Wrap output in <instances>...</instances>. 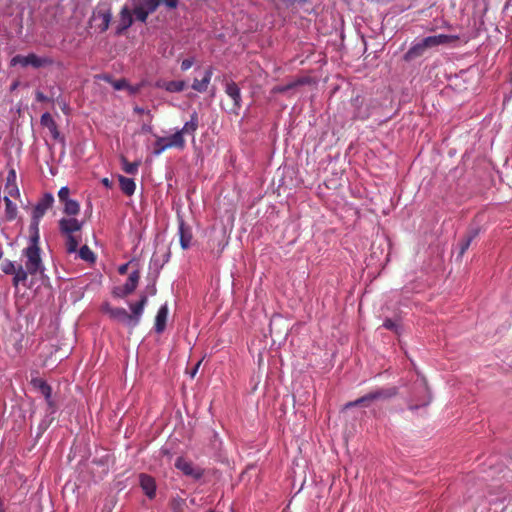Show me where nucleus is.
Segmentation results:
<instances>
[{
	"label": "nucleus",
	"mask_w": 512,
	"mask_h": 512,
	"mask_svg": "<svg viewBox=\"0 0 512 512\" xmlns=\"http://www.w3.org/2000/svg\"><path fill=\"white\" fill-rule=\"evenodd\" d=\"M79 257L89 263H94L96 260L94 252L87 245H83L79 249Z\"/></svg>",
	"instance_id": "c756f323"
},
{
	"label": "nucleus",
	"mask_w": 512,
	"mask_h": 512,
	"mask_svg": "<svg viewBox=\"0 0 512 512\" xmlns=\"http://www.w3.org/2000/svg\"><path fill=\"white\" fill-rule=\"evenodd\" d=\"M198 127H199V116H198L197 112H193L190 115V120L184 124L183 128L180 131L182 132L183 135L184 134L194 135V133L196 132Z\"/></svg>",
	"instance_id": "412c9836"
},
{
	"label": "nucleus",
	"mask_w": 512,
	"mask_h": 512,
	"mask_svg": "<svg viewBox=\"0 0 512 512\" xmlns=\"http://www.w3.org/2000/svg\"><path fill=\"white\" fill-rule=\"evenodd\" d=\"M459 39L456 35H433L422 39L420 42L413 44L404 54L403 58L406 62H410L421 57L428 49L455 42Z\"/></svg>",
	"instance_id": "f257e3e1"
},
{
	"label": "nucleus",
	"mask_w": 512,
	"mask_h": 512,
	"mask_svg": "<svg viewBox=\"0 0 512 512\" xmlns=\"http://www.w3.org/2000/svg\"><path fill=\"white\" fill-rule=\"evenodd\" d=\"M167 322H155L154 329L155 332L160 334L166 329Z\"/></svg>",
	"instance_id": "49530a36"
},
{
	"label": "nucleus",
	"mask_w": 512,
	"mask_h": 512,
	"mask_svg": "<svg viewBox=\"0 0 512 512\" xmlns=\"http://www.w3.org/2000/svg\"><path fill=\"white\" fill-rule=\"evenodd\" d=\"M11 196H4L3 200L5 203V219L7 221H13L17 217V206L10 199Z\"/></svg>",
	"instance_id": "b1692460"
},
{
	"label": "nucleus",
	"mask_w": 512,
	"mask_h": 512,
	"mask_svg": "<svg viewBox=\"0 0 512 512\" xmlns=\"http://www.w3.org/2000/svg\"><path fill=\"white\" fill-rule=\"evenodd\" d=\"M112 19V11L107 3H100L94 9L90 18V25L99 32H105L110 25Z\"/></svg>",
	"instance_id": "39448f33"
},
{
	"label": "nucleus",
	"mask_w": 512,
	"mask_h": 512,
	"mask_svg": "<svg viewBox=\"0 0 512 512\" xmlns=\"http://www.w3.org/2000/svg\"><path fill=\"white\" fill-rule=\"evenodd\" d=\"M139 485L148 499L153 500L156 497L157 484L151 475L141 473L139 475Z\"/></svg>",
	"instance_id": "1a4fd4ad"
},
{
	"label": "nucleus",
	"mask_w": 512,
	"mask_h": 512,
	"mask_svg": "<svg viewBox=\"0 0 512 512\" xmlns=\"http://www.w3.org/2000/svg\"><path fill=\"white\" fill-rule=\"evenodd\" d=\"M304 83H305V81L303 79H298L297 81L288 83L286 85L274 87L273 92H275V93H285L288 90H291V89L295 88L296 86L302 85Z\"/></svg>",
	"instance_id": "2f4dec72"
},
{
	"label": "nucleus",
	"mask_w": 512,
	"mask_h": 512,
	"mask_svg": "<svg viewBox=\"0 0 512 512\" xmlns=\"http://www.w3.org/2000/svg\"><path fill=\"white\" fill-rule=\"evenodd\" d=\"M138 162H129L126 158H122V169L127 174H136L138 171Z\"/></svg>",
	"instance_id": "7c9ffc66"
},
{
	"label": "nucleus",
	"mask_w": 512,
	"mask_h": 512,
	"mask_svg": "<svg viewBox=\"0 0 512 512\" xmlns=\"http://www.w3.org/2000/svg\"><path fill=\"white\" fill-rule=\"evenodd\" d=\"M167 317H168V307L166 304H164L159 308L154 320H167Z\"/></svg>",
	"instance_id": "ea45409f"
},
{
	"label": "nucleus",
	"mask_w": 512,
	"mask_h": 512,
	"mask_svg": "<svg viewBox=\"0 0 512 512\" xmlns=\"http://www.w3.org/2000/svg\"><path fill=\"white\" fill-rule=\"evenodd\" d=\"M193 63H194V61L192 58L184 59L181 63V70L186 71V70L190 69L192 67Z\"/></svg>",
	"instance_id": "c03bdc74"
},
{
	"label": "nucleus",
	"mask_w": 512,
	"mask_h": 512,
	"mask_svg": "<svg viewBox=\"0 0 512 512\" xmlns=\"http://www.w3.org/2000/svg\"><path fill=\"white\" fill-rule=\"evenodd\" d=\"M185 500L182 498H174L171 502L173 512H185Z\"/></svg>",
	"instance_id": "e433bc0d"
},
{
	"label": "nucleus",
	"mask_w": 512,
	"mask_h": 512,
	"mask_svg": "<svg viewBox=\"0 0 512 512\" xmlns=\"http://www.w3.org/2000/svg\"><path fill=\"white\" fill-rule=\"evenodd\" d=\"M16 266L14 262L10 260H5L1 264L2 271L7 275H12L14 272H16Z\"/></svg>",
	"instance_id": "4c0bfd02"
},
{
	"label": "nucleus",
	"mask_w": 512,
	"mask_h": 512,
	"mask_svg": "<svg viewBox=\"0 0 512 512\" xmlns=\"http://www.w3.org/2000/svg\"><path fill=\"white\" fill-rule=\"evenodd\" d=\"M146 302H147V297L146 296H141L140 300L138 302H136L134 305L131 306L133 315L135 317H138V316L141 315Z\"/></svg>",
	"instance_id": "f704fd0d"
},
{
	"label": "nucleus",
	"mask_w": 512,
	"mask_h": 512,
	"mask_svg": "<svg viewBox=\"0 0 512 512\" xmlns=\"http://www.w3.org/2000/svg\"><path fill=\"white\" fill-rule=\"evenodd\" d=\"M41 219L34 218V215H32V222L30 224V231H31V237H30V243L39 244V223Z\"/></svg>",
	"instance_id": "c85d7f7f"
},
{
	"label": "nucleus",
	"mask_w": 512,
	"mask_h": 512,
	"mask_svg": "<svg viewBox=\"0 0 512 512\" xmlns=\"http://www.w3.org/2000/svg\"><path fill=\"white\" fill-rule=\"evenodd\" d=\"M40 123L42 126L48 128L54 139H58L60 137V132L58 130L57 124L50 113L46 112L42 114Z\"/></svg>",
	"instance_id": "f3484780"
},
{
	"label": "nucleus",
	"mask_w": 512,
	"mask_h": 512,
	"mask_svg": "<svg viewBox=\"0 0 512 512\" xmlns=\"http://www.w3.org/2000/svg\"><path fill=\"white\" fill-rule=\"evenodd\" d=\"M101 182L107 188H110L112 186V182L108 178H103Z\"/></svg>",
	"instance_id": "864d4df0"
},
{
	"label": "nucleus",
	"mask_w": 512,
	"mask_h": 512,
	"mask_svg": "<svg viewBox=\"0 0 512 512\" xmlns=\"http://www.w3.org/2000/svg\"><path fill=\"white\" fill-rule=\"evenodd\" d=\"M46 400V403L49 407V411L50 413H54L57 409V406H56V403L55 401L52 399V395H50V399L49 398H45Z\"/></svg>",
	"instance_id": "a18cd8bd"
},
{
	"label": "nucleus",
	"mask_w": 512,
	"mask_h": 512,
	"mask_svg": "<svg viewBox=\"0 0 512 512\" xmlns=\"http://www.w3.org/2000/svg\"><path fill=\"white\" fill-rule=\"evenodd\" d=\"M155 86L157 88L165 89L168 92L175 93V92H181L186 87V82L179 80V81H163L159 80L156 82Z\"/></svg>",
	"instance_id": "dca6fc26"
},
{
	"label": "nucleus",
	"mask_w": 512,
	"mask_h": 512,
	"mask_svg": "<svg viewBox=\"0 0 512 512\" xmlns=\"http://www.w3.org/2000/svg\"><path fill=\"white\" fill-rule=\"evenodd\" d=\"M226 94L232 99L233 104L230 108V111L234 113H238V110L241 108V91L238 85L235 82H228L225 87Z\"/></svg>",
	"instance_id": "9b49d317"
},
{
	"label": "nucleus",
	"mask_w": 512,
	"mask_h": 512,
	"mask_svg": "<svg viewBox=\"0 0 512 512\" xmlns=\"http://www.w3.org/2000/svg\"><path fill=\"white\" fill-rule=\"evenodd\" d=\"M168 148H169V146L167 144V139H165V137H158L154 144L153 153L155 155H160L162 152H164Z\"/></svg>",
	"instance_id": "473e14b6"
},
{
	"label": "nucleus",
	"mask_w": 512,
	"mask_h": 512,
	"mask_svg": "<svg viewBox=\"0 0 512 512\" xmlns=\"http://www.w3.org/2000/svg\"><path fill=\"white\" fill-rule=\"evenodd\" d=\"M23 335L21 333H19V336H14V340L15 341H21Z\"/></svg>",
	"instance_id": "6e6d98bb"
},
{
	"label": "nucleus",
	"mask_w": 512,
	"mask_h": 512,
	"mask_svg": "<svg viewBox=\"0 0 512 512\" xmlns=\"http://www.w3.org/2000/svg\"><path fill=\"white\" fill-rule=\"evenodd\" d=\"M383 327L387 330L398 332L399 322H384Z\"/></svg>",
	"instance_id": "79ce46f5"
},
{
	"label": "nucleus",
	"mask_w": 512,
	"mask_h": 512,
	"mask_svg": "<svg viewBox=\"0 0 512 512\" xmlns=\"http://www.w3.org/2000/svg\"><path fill=\"white\" fill-rule=\"evenodd\" d=\"M40 253L39 244L35 243H30L29 246L23 250V255L26 257L25 268L28 269L31 276L38 273L42 274L44 271Z\"/></svg>",
	"instance_id": "20e7f679"
},
{
	"label": "nucleus",
	"mask_w": 512,
	"mask_h": 512,
	"mask_svg": "<svg viewBox=\"0 0 512 512\" xmlns=\"http://www.w3.org/2000/svg\"><path fill=\"white\" fill-rule=\"evenodd\" d=\"M133 23L132 13L130 10L125 6L122 8L120 12V20L119 25L117 27V33L121 34L126 29H128Z\"/></svg>",
	"instance_id": "a211bd4d"
},
{
	"label": "nucleus",
	"mask_w": 512,
	"mask_h": 512,
	"mask_svg": "<svg viewBox=\"0 0 512 512\" xmlns=\"http://www.w3.org/2000/svg\"><path fill=\"white\" fill-rule=\"evenodd\" d=\"M118 181L121 191L127 195L132 196L136 189V184L132 178H128L122 175L118 176Z\"/></svg>",
	"instance_id": "aec40b11"
},
{
	"label": "nucleus",
	"mask_w": 512,
	"mask_h": 512,
	"mask_svg": "<svg viewBox=\"0 0 512 512\" xmlns=\"http://www.w3.org/2000/svg\"><path fill=\"white\" fill-rule=\"evenodd\" d=\"M126 89L129 91L130 95H135L140 91V86H131L128 84V87H126Z\"/></svg>",
	"instance_id": "09e8293b"
},
{
	"label": "nucleus",
	"mask_w": 512,
	"mask_h": 512,
	"mask_svg": "<svg viewBox=\"0 0 512 512\" xmlns=\"http://www.w3.org/2000/svg\"><path fill=\"white\" fill-rule=\"evenodd\" d=\"M134 112L137 114H143L145 112V110H144V108L136 106V107H134Z\"/></svg>",
	"instance_id": "5fc2aeb1"
},
{
	"label": "nucleus",
	"mask_w": 512,
	"mask_h": 512,
	"mask_svg": "<svg viewBox=\"0 0 512 512\" xmlns=\"http://www.w3.org/2000/svg\"><path fill=\"white\" fill-rule=\"evenodd\" d=\"M62 204H63V212L67 216H76L79 214L80 204L78 203V201L69 199V200L63 202Z\"/></svg>",
	"instance_id": "393cba45"
},
{
	"label": "nucleus",
	"mask_w": 512,
	"mask_h": 512,
	"mask_svg": "<svg viewBox=\"0 0 512 512\" xmlns=\"http://www.w3.org/2000/svg\"><path fill=\"white\" fill-rule=\"evenodd\" d=\"M31 384L44 396V398L50 399V395H52V388L45 380L41 378H34L31 380Z\"/></svg>",
	"instance_id": "4be33fe9"
},
{
	"label": "nucleus",
	"mask_w": 512,
	"mask_h": 512,
	"mask_svg": "<svg viewBox=\"0 0 512 512\" xmlns=\"http://www.w3.org/2000/svg\"><path fill=\"white\" fill-rule=\"evenodd\" d=\"M36 100L38 102H49L50 98H48L46 95H44L41 91H37L36 94Z\"/></svg>",
	"instance_id": "de8ad7c7"
},
{
	"label": "nucleus",
	"mask_w": 512,
	"mask_h": 512,
	"mask_svg": "<svg viewBox=\"0 0 512 512\" xmlns=\"http://www.w3.org/2000/svg\"><path fill=\"white\" fill-rule=\"evenodd\" d=\"M53 203V195L51 193H45L33 208L32 215H34V218L41 219L47 210L52 207Z\"/></svg>",
	"instance_id": "9d476101"
},
{
	"label": "nucleus",
	"mask_w": 512,
	"mask_h": 512,
	"mask_svg": "<svg viewBox=\"0 0 512 512\" xmlns=\"http://www.w3.org/2000/svg\"><path fill=\"white\" fill-rule=\"evenodd\" d=\"M133 14L135 15L136 19L140 22H146L150 12H148L147 9H145L142 5L137 6L133 10Z\"/></svg>",
	"instance_id": "72a5a7b5"
},
{
	"label": "nucleus",
	"mask_w": 512,
	"mask_h": 512,
	"mask_svg": "<svg viewBox=\"0 0 512 512\" xmlns=\"http://www.w3.org/2000/svg\"><path fill=\"white\" fill-rule=\"evenodd\" d=\"M396 394V387L379 388L365 394L364 396L356 399L355 401L348 402L345 405V408H352L355 406L369 407L373 402L388 400L395 396Z\"/></svg>",
	"instance_id": "f03ea898"
},
{
	"label": "nucleus",
	"mask_w": 512,
	"mask_h": 512,
	"mask_svg": "<svg viewBox=\"0 0 512 512\" xmlns=\"http://www.w3.org/2000/svg\"><path fill=\"white\" fill-rule=\"evenodd\" d=\"M83 222L76 219L74 216L68 218H61L59 220V230L62 235H71L82 229Z\"/></svg>",
	"instance_id": "6e6552de"
},
{
	"label": "nucleus",
	"mask_w": 512,
	"mask_h": 512,
	"mask_svg": "<svg viewBox=\"0 0 512 512\" xmlns=\"http://www.w3.org/2000/svg\"><path fill=\"white\" fill-rule=\"evenodd\" d=\"M161 3L162 0H143L141 5L152 14L157 10Z\"/></svg>",
	"instance_id": "c9c22d12"
},
{
	"label": "nucleus",
	"mask_w": 512,
	"mask_h": 512,
	"mask_svg": "<svg viewBox=\"0 0 512 512\" xmlns=\"http://www.w3.org/2000/svg\"><path fill=\"white\" fill-rule=\"evenodd\" d=\"M66 236V242H65V249L68 254H72L77 252V248L80 243V239L76 237L74 234L71 235H65Z\"/></svg>",
	"instance_id": "bb28decb"
},
{
	"label": "nucleus",
	"mask_w": 512,
	"mask_h": 512,
	"mask_svg": "<svg viewBox=\"0 0 512 512\" xmlns=\"http://www.w3.org/2000/svg\"><path fill=\"white\" fill-rule=\"evenodd\" d=\"M212 75H213V68L208 67L204 71V75L201 80H199L197 78L194 79V81L192 83V88L195 91L200 92V93L206 92L208 89V85L210 84Z\"/></svg>",
	"instance_id": "2eb2a0df"
},
{
	"label": "nucleus",
	"mask_w": 512,
	"mask_h": 512,
	"mask_svg": "<svg viewBox=\"0 0 512 512\" xmlns=\"http://www.w3.org/2000/svg\"><path fill=\"white\" fill-rule=\"evenodd\" d=\"M201 362H202L201 360H200V361H198V362L196 363V365L194 366V368L191 370V372H190V376H191L192 378H194V377H195V375L197 374V371H198V369H199V367H200V365H201Z\"/></svg>",
	"instance_id": "3c124183"
},
{
	"label": "nucleus",
	"mask_w": 512,
	"mask_h": 512,
	"mask_svg": "<svg viewBox=\"0 0 512 512\" xmlns=\"http://www.w3.org/2000/svg\"><path fill=\"white\" fill-rule=\"evenodd\" d=\"M5 196L19 197L20 192L16 183V171L12 168L9 170L6 177V184L4 188Z\"/></svg>",
	"instance_id": "4468645a"
},
{
	"label": "nucleus",
	"mask_w": 512,
	"mask_h": 512,
	"mask_svg": "<svg viewBox=\"0 0 512 512\" xmlns=\"http://www.w3.org/2000/svg\"><path fill=\"white\" fill-rule=\"evenodd\" d=\"M69 194H70V190L68 187H61L60 190L58 191V198H59V201L61 203L69 200Z\"/></svg>",
	"instance_id": "58836bf2"
},
{
	"label": "nucleus",
	"mask_w": 512,
	"mask_h": 512,
	"mask_svg": "<svg viewBox=\"0 0 512 512\" xmlns=\"http://www.w3.org/2000/svg\"><path fill=\"white\" fill-rule=\"evenodd\" d=\"M12 275L13 277V285L18 286L19 284L25 285L28 275H30V272H28V269H24L21 265H19L16 268V272H14Z\"/></svg>",
	"instance_id": "a878e982"
},
{
	"label": "nucleus",
	"mask_w": 512,
	"mask_h": 512,
	"mask_svg": "<svg viewBox=\"0 0 512 512\" xmlns=\"http://www.w3.org/2000/svg\"><path fill=\"white\" fill-rule=\"evenodd\" d=\"M351 106L354 109L353 119L364 121L373 114V111L378 108L379 103L376 99H367L361 95H356L351 99Z\"/></svg>",
	"instance_id": "7ed1b4c3"
},
{
	"label": "nucleus",
	"mask_w": 512,
	"mask_h": 512,
	"mask_svg": "<svg viewBox=\"0 0 512 512\" xmlns=\"http://www.w3.org/2000/svg\"><path fill=\"white\" fill-rule=\"evenodd\" d=\"M21 65L22 67L32 66L33 68H41L51 66L54 61L50 57H40L34 53H30L26 56L16 55L11 59V65Z\"/></svg>",
	"instance_id": "423d86ee"
},
{
	"label": "nucleus",
	"mask_w": 512,
	"mask_h": 512,
	"mask_svg": "<svg viewBox=\"0 0 512 512\" xmlns=\"http://www.w3.org/2000/svg\"><path fill=\"white\" fill-rule=\"evenodd\" d=\"M108 316L116 320H132V315L128 314L125 309L121 308H110L108 310Z\"/></svg>",
	"instance_id": "cd10ccee"
},
{
	"label": "nucleus",
	"mask_w": 512,
	"mask_h": 512,
	"mask_svg": "<svg viewBox=\"0 0 512 512\" xmlns=\"http://www.w3.org/2000/svg\"><path fill=\"white\" fill-rule=\"evenodd\" d=\"M130 263H125L121 266H119L118 268V273L121 274V275H124L127 273L128 271V267H129Z\"/></svg>",
	"instance_id": "8fccbe9b"
},
{
	"label": "nucleus",
	"mask_w": 512,
	"mask_h": 512,
	"mask_svg": "<svg viewBox=\"0 0 512 512\" xmlns=\"http://www.w3.org/2000/svg\"><path fill=\"white\" fill-rule=\"evenodd\" d=\"M3 252L0 250V259L2 258Z\"/></svg>",
	"instance_id": "13d9d810"
},
{
	"label": "nucleus",
	"mask_w": 512,
	"mask_h": 512,
	"mask_svg": "<svg viewBox=\"0 0 512 512\" xmlns=\"http://www.w3.org/2000/svg\"><path fill=\"white\" fill-rule=\"evenodd\" d=\"M112 86L115 90H122L128 87V83L125 79L112 81Z\"/></svg>",
	"instance_id": "a19ab883"
},
{
	"label": "nucleus",
	"mask_w": 512,
	"mask_h": 512,
	"mask_svg": "<svg viewBox=\"0 0 512 512\" xmlns=\"http://www.w3.org/2000/svg\"><path fill=\"white\" fill-rule=\"evenodd\" d=\"M140 279V271L138 269L132 271L128 276L125 284L118 288L120 296H127L135 291Z\"/></svg>",
	"instance_id": "ddd939ff"
},
{
	"label": "nucleus",
	"mask_w": 512,
	"mask_h": 512,
	"mask_svg": "<svg viewBox=\"0 0 512 512\" xmlns=\"http://www.w3.org/2000/svg\"><path fill=\"white\" fill-rule=\"evenodd\" d=\"M178 234L182 249H188L193 239L192 228L182 218H179Z\"/></svg>",
	"instance_id": "f8f14e48"
},
{
	"label": "nucleus",
	"mask_w": 512,
	"mask_h": 512,
	"mask_svg": "<svg viewBox=\"0 0 512 512\" xmlns=\"http://www.w3.org/2000/svg\"><path fill=\"white\" fill-rule=\"evenodd\" d=\"M167 9H175L179 4V0H162Z\"/></svg>",
	"instance_id": "37998d69"
},
{
	"label": "nucleus",
	"mask_w": 512,
	"mask_h": 512,
	"mask_svg": "<svg viewBox=\"0 0 512 512\" xmlns=\"http://www.w3.org/2000/svg\"><path fill=\"white\" fill-rule=\"evenodd\" d=\"M428 403H429V401H426V402H424L423 404H421V406H426ZM419 407H420V405H418V404H410V405H409V409H410V410H416V409H418Z\"/></svg>",
	"instance_id": "603ef678"
},
{
	"label": "nucleus",
	"mask_w": 512,
	"mask_h": 512,
	"mask_svg": "<svg viewBox=\"0 0 512 512\" xmlns=\"http://www.w3.org/2000/svg\"><path fill=\"white\" fill-rule=\"evenodd\" d=\"M175 467L186 476H190L194 479H200L203 476V470L201 468L194 466L191 461H188L183 457H178L176 459Z\"/></svg>",
	"instance_id": "0eeeda50"
},
{
	"label": "nucleus",
	"mask_w": 512,
	"mask_h": 512,
	"mask_svg": "<svg viewBox=\"0 0 512 512\" xmlns=\"http://www.w3.org/2000/svg\"><path fill=\"white\" fill-rule=\"evenodd\" d=\"M165 139H167L169 148L184 149L185 147L186 142L180 130L169 137H165Z\"/></svg>",
	"instance_id": "5701e85b"
},
{
	"label": "nucleus",
	"mask_w": 512,
	"mask_h": 512,
	"mask_svg": "<svg viewBox=\"0 0 512 512\" xmlns=\"http://www.w3.org/2000/svg\"><path fill=\"white\" fill-rule=\"evenodd\" d=\"M15 324H16V323H15V322H13V326H11V328H10L11 330H16Z\"/></svg>",
	"instance_id": "4d7b16f0"
},
{
	"label": "nucleus",
	"mask_w": 512,
	"mask_h": 512,
	"mask_svg": "<svg viewBox=\"0 0 512 512\" xmlns=\"http://www.w3.org/2000/svg\"><path fill=\"white\" fill-rule=\"evenodd\" d=\"M479 230L477 228H471L465 235V237L459 243L460 250L458 257L461 258L470 247L471 242L478 236Z\"/></svg>",
	"instance_id": "6ab92c4d"
}]
</instances>
